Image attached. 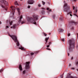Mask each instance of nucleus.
<instances>
[{
    "label": "nucleus",
    "mask_w": 78,
    "mask_h": 78,
    "mask_svg": "<svg viewBox=\"0 0 78 78\" xmlns=\"http://www.w3.org/2000/svg\"><path fill=\"white\" fill-rule=\"evenodd\" d=\"M37 17H38V16L37 15H34L32 17H30L28 19V22H30V23H32L36 24V21H35V20L37 19Z\"/></svg>",
    "instance_id": "1"
},
{
    "label": "nucleus",
    "mask_w": 78,
    "mask_h": 78,
    "mask_svg": "<svg viewBox=\"0 0 78 78\" xmlns=\"http://www.w3.org/2000/svg\"><path fill=\"white\" fill-rule=\"evenodd\" d=\"M69 50L70 51V49L72 48V47H74V45L75 44L74 40L72 39L69 40Z\"/></svg>",
    "instance_id": "2"
},
{
    "label": "nucleus",
    "mask_w": 78,
    "mask_h": 78,
    "mask_svg": "<svg viewBox=\"0 0 78 78\" xmlns=\"http://www.w3.org/2000/svg\"><path fill=\"white\" fill-rule=\"evenodd\" d=\"M9 36L15 42H17L16 44L17 46H19V41H18V40H17V38L16 36L15 35H11L10 34H9Z\"/></svg>",
    "instance_id": "3"
},
{
    "label": "nucleus",
    "mask_w": 78,
    "mask_h": 78,
    "mask_svg": "<svg viewBox=\"0 0 78 78\" xmlns=\"http://www.w3.org/2000/svg\"><path fill=\"white\" fill-rule=\"evenodd\" d=\"M1 2L2 3H3L5 5V6H7V5H8V2H7V1H6L5 0H2L1 1Z\"/></svg>",
    "instance_id": "4"
},
{
    "label": "nucleus",
    "mask_w": 78,
    "mask_h": 78,
    "mask_svg": "<svg viewBox=\"0 0 78 78\" xmlns=\"http://www.w3.org/2000/svg\"><path fill=\"white\" fill-rule=\"evenodd\" d=\"M34 0H29L28 1V4H30L31 5H32L34 3Z\"/></svg>",
    "instance_id": "5"
},
{
    "label": "nucleus",
    "mask_w": 78,
    "mask_h": 78,
    "mask_svg": "<svg viewBox=\"0 0 78 78\" xmlns=\"http://www.w3.org/2000/svg\"><path fill=\"white\" fill-rule=\"evenodd\" d=\"M30 62H26V69H28L29 68V64H30Z\"/></svg>",
    "instance_id": "6"
},
{
    "label": "nucleus",
    "mask_w": 78,
    "mask_h": 78,
    "mask_svg": "<svg viewBox=\"0 0 78 78\" xmlns=\"http://www.w3.org/2000/svg\"><path fill=\"white\" fill-rule=\"evenodd\" d=\"M23 18V16L22 15H21L20 16V18L18 20V22L19 23H20L21 22H22V20L21 19Z\"/></svg>",
    "instance_id": "7"
},
{
    "label": "nucleus",
    "mask_w": 78,
    "mask_h": 78,
    "mask_svg": "<svg viewBox=\"0 0 78 78\" xmlns=\"http://www.w3.org/2000/svg\"><path fill=\"white\" fill-rule=\"evenodd\" d=\"M71 23H74L75 25H76L77 24H78L75 21H73V20H72L70 21Z\"/></svg>",
    "instance_id": "8"
},
{
    "label": "nucleus",
    "mask_w": 78,
    "mask_h": 78,
    "mask_svg": "<svg viewBox=\"0 0 78 78\" xmlns=\"http://www.w3.org/2000/svg\"><path fill=\"white\" fill-rule=\"evenodd\" d=\"M70 7H68L67 9L65 10V11H66V12H68L70 10Z\"/></svg>",
    "instance_id": "9"
},
{
    "label": "nucleus",
    "mask_w": 78,
    "mask_h": 78,
    "mask_svg": "<svg viewBox=\"0 0 78 78\" xmlns=\"http://www.w3.org/2000/svg\"><path fill=\"white\" fill-rule=\"evenodd\" d=\"M63 31L64 30H63L62 28H59L58 29V31L59 33H62V32H63Z\"/></svg>",
    "instance_id": "10"
},
{
    "label": "nucleus",
    "mask_w": 78,
    "mask_h": 78,
    "mask_svg": "<svg viewBox=\"0 0 78 78\" xmlns=\"http://www.w3.org/2000/svg\"><path fill=\"white\" fill-rule=\"evenodd\" d=\"M11 8L12 9V11L13 12H15V9H16V8H14V7H13V6H12L11 7Z\"/></svg>",
    "instance_id": "11"
},
{
    "label": "nucleus",
    "mask_w": 78,
    "mask_h": 78,
    "mask_svg": "<svg viewBox=\"0 0 78 78\" xmlns=\"http://www.w3.org/2000/svg\"><path fill=\"white\" fill-rule=\"evenodd\" d=\"M49 39V37H48L47 38H46L45 39V41H46V42L45 43V44H47V42L48 41V40Z\"/></svg>",
    "instance_id": "12"
},
{
    "label": "nucleus",
    "mask_w": 78,
    "mask_h": 78,
    "mask_svg": "<svg viewBox=\"0 0 78 78\" xmlns=\"http://www.w3.org/2000/svg\"><path fill=\"white\" fill-rule=\"evenodd\" d=\"M19 49H21L22 50H23L24 51H25V49L23 47H21V48H19Z\"/></svg>",
    "instance_id": "13"
},
{
    "label": "nucleus",
    "mask_w": 78,
    "mask_h": 78,
    "mask_svg": "<svg viewBox=\"0 0 78 78\" xmlns=\"http://www.w3.org/2000/svg\"><path fill=\"white\" fill-rule=\"evenodd\" d=\"M17 9L18 11L19 15H20V8H18Z\"/></svg>",
    "instance_id": "14"
},
{
    "label": "nucleus",
    "mask_w": 78,
    "mask_h": 78,
    "mask_svg": "<svg viewBox=\"0 0 78 78\" xmlns=\"http://www.w3.org/2000/svg\"><path fill=\"white\" fill-rule=\"evenodd\" d=\"M19 68L20 70H22V66L20 65L19 66Z\"/></svg>",
    "instance_id": "15"
},
{
    "label": "nucleus",
    "mask_w": 78,
    "mask_h": 78,
    "mask_svg": "<svg viewBox=\"0 0 78 78\" xmlns=\"http://www.w3.org/2000/svg\"><path fill=\"white\" fill-rule=\"evenodd\" d=\"M12 28H13V29H15V28H16V24H14Z\"/></svg>",
    "instance_id": "16"
},
{
    "label": "nucleus",
    "mask_w": 78,
    "mask_h": 78,
    "mask_svg": "<svg viewBox=\"0 0 78 78\" xmlns=\"http://www.w3.org/2000/svg\"><path fill=\"white\" fill-rule=\"evenodd\" d=\"M15 5H18L19 4H18V3H17V1H16L14 3Z\"/></svg>",
    "instance_id": "17"
},
{
    "label": "nucleus",
    "mask_w": 78,
    "mask_h": 78,
    "mask_svg": "<svg viewBox=\"0 0 78 78\" xmlns=\"http://www.w3.org/2000/svg\"><path fill=\"white\" fill-rule=\"evenodd\" d=\"M42 3L43 5H45V2L44 1H42Z\"/></svg>",
    "instance_id": "18"
},
{
    "label": "nucleus",
    "mask_w": 78,
    "mask_h": 78,
    "mask_svg": "<svg viewBox=\"0 0 78 78\" xmlns=\"http://www.w3.org/2000/svg\"><path fill=\"white\" fill-rule=\"evenodd\" d=\"M55 15H53L52 16L53 19H55Z\"/></svg>",
    "instance_id": "19"
},
{
    "label": "nucleus",
    "mask_w": 78,
    "mask_h": 78,
    "mask_svg": "<svg viewBox=\"0 0 78 78\" xmlns=\"http://www.w3.org/2000/svg\"><path fill=\"white\" fill-rule=\"evenodd\" d=\"M1 6H2V8H6V7H4V6H3V5H1Z\"/></svg>",
    "instance_id": "20"
},
{
    "label": "nucleus",
    "mask_w": 78,
    "mask_h": 78,
    "mask_svg": "<svg viewBox=\"0 0 78 78\" xmlns=\"http://www.w3.org/2000/svg\"><path fill=\"white\" fill-rule=\"evenodd\" d=\"M26 72V71L25 70H24L23 71V74H25Z\"/></svg>",
    "instance_id": "21"
},
{
    "label": "nucleus",
    "mask_w": 78,
    "mask_h": 78,
    "mask_svg": "<svg viewBox=\"0 0 78 78\" xmlns=\"http://www.w3.org/2000/svg\"><path fill=\"white\" fill-rule=\"evenodd\" d=\"M12 21H11L9 23V24L10 25H12Z\"/></svg>",
    "instance_id": "22"
},
{
    "label": "nucleus",
    "mask_w": 78,
    "mask_h": 78,
    "mask_svg": "<svg viewBox=\"0 0 78 78\" xmlns=\"http://www.w3.org/2000/svg\"><path fill=\"white\" fill-rule=\"evenodd\" d=\"M69 14H72V11H70L67 14V15H68Z\"/></svg>",
    "instance_id": "23"
},
{
    "label": "nucleus",
    "mask_w": 78,
    "mask_h": 78,
    "mask_svg": "<svg viewBox=\"0 0 78 78\" xmlns=\"http://www.w3.org/2000/svg\"><path fill=\"white\" fill-rule=\"evenodd\" d=\"M25 23V22L23 21H22L21 23L22 24H23V23Z\"/></svg>",
    "instance_id": "24"
},
{
    "label": "nucleus",
    "mask_w": 78,
    "mask_h": 78,
    "mask_svg": "<svg viewBox=\"0 0 78 78\" xmlns=\"http://www.w3.org/2000/svg\"><path fill=\"white\" fill-rule=\"evenodd\" d=\"M67 4H65L64 7H66V6H67Z\"/></svg>",
    "instance_id": "25"
},
{
    "label": "nucleus",
    "mask_w": 78,
    "mask_h": 78,
    "mask_svg": "<svg viewBox=\"0 0 78 78\" xmlns=\"http://www.w3.org/2000/svg\"><path fill=\"white\" fill-rule=\"evenodd\" d=\"M44 34L45 36H47V34L45 33L44 32Z\"/></svg>",
    "instance_id": "26"
},
{
    "label": "nucleus",
    "mask_w": 78,
    "mask_h": 78,
    "mask_svg": "<svg viewBox=\"0 0 78 78\" xmlns=\"http://www.w3.org/2000/svg\"><path fill=\"white\" fill-rule=\"evenodd\" d=\"M34 55V53L32 52L30 53V55Z\"/></svg>",
    "instance_id": "27"
},
{
    "label": "nucleus",
    "mask_w": 78,
    "mask_h": 78,
    "mask_svg": "<svg viewBox=\"0 0 78 78\" xmlns=\"http://www.w3.org/2000/svg\"><path fill=\"white\" fill-rule=\"evenodd\" d=\"M3 69H2L0 70V72H2V71H3Z\"/></svg>",
    "instance_id": "28"
},
{
    "label": "nucleus",
    "mask_w": 78,
    "mask_h": 78,
    "mask_svg": "<svg viewBox=\"0 0 78 78\" xmlns=\"http://www.w3.org/2000/svg\"><path fill=\"white\" fill-rule=\"evenodd\" d=\"M76 0H71V1H72V2H73V1L74 2H76Z\"/></svg>",
    "instance_id": "29"
},
{
    "label": "nucleus",
    "mask_w": 78,
    "mask_h": 78,
    "mask_svg": "<svg viewBox=\"0 0 78 78\" xmlns=\"http://www.w3.org/2000/svg\"><path fill=\"white\" fill-rule=\"evenodd\" d=\"M63 75H64V73L61 76V77L62 78H63Z\"/></svg>",
    "instance_id": "30"
},
{
    "label": "nucleus",
    "mask_w": 78,
    "mask_h": 78,
    "mask_svg": "<svg viewBox=\"0 0 78 78\" xmlns=\"http://www.w3.org/2000/svg\"><path fill=\"white\" fill-rule=\"evenodd\" d=\"M50 47V45H47V48H48V47Z\"/></svg>",
    "instance_id": "31"
},
{
    "label": "nucleus",
    "mask_w": 78,
    "mask_h": 78,
    "mask_svg": "<svg viewBox=\"0 0 78 78\" xmlns=\"http://www.w3.org/2000/svg\"><path fill=\"white\" fill-rule=\"evenodd\" d=\"M38 6L39 7H41V5H40V4H38Z\"/></svg>",
    "instance_id": "32"
},
{
    "label": "nucleus",
    "mask_w": 78,
    "mask_h": 78,
    "mask_svg": "<svg viewBox=\"0 0 78 78\" xmlns=\"http://www.w3.org/2000/svg\"><path fill=\"white\" fill-rule=\"evenodd\" d=\"M68 36H70V34H69L68 35Z\"/></svg>",
    "instance_id": "33"
},
{
    "label": "nucleus",
    "mask_w": 78,
    "mask_h": 78,
    "mask_svg": "<svg viewBox=\"0 0 78 78\" xmlns=\"http://www.w3.org/2000/svg\"><path fill=\"white\" fill-rule=\"evenodd\" d=\"M62 41H63V42H64V39H62Z\"/></svg>",
    "instance_id": "34"
},
{
    "label": "nucleus",
    "mask_w": 78,
    "mask_h": 78,
    "mask_svg": "<svg viewBox=\"0 0 78 78\" xmlns=\"http://www.w3.org/2000/svg\"><path fill=\"white\" fill-rule=\"evenodd\" d=\"M28 8H30V5L28 6Z\"/></svg>",
    "instance_id": "35"
},
{
    "label": "nucleus",
    "mask_w": 78,
    "mask_h": 78,
    "mask_svg": "<svg viewBox=\"0 0 78 78\" xmlns=\"http://www.w3.org/2000/svg\"><path fill=\"white\" fill-rule=\"evenodd\" d=\"M46 9H47V10H49V9H50L48 8H47Z\"/></svg>",
    "instance_id": "36"
},
{
    "label": "nucleus",
    "mask_w": 78,
    "mask_h": 78,
    "mask_svg": "<svg viewBox=\"0 0 78 78\" xmlns=\"http://www.w3.org/2000/svg\"><path fill=\"white\" fill-rule=\"evenodd\" d=\"M47 50H50V48H46Z\"/></svg>",
    "instance_id": "37"
},
{
    "label": "nucleus",
    "mask_w": 78,
    "mask_h": 78,
    "mask_svg": "<svg viewBox=\"0 0 78 78\" xmlns=\"http://www.w3.org/2000/svg\"><path fill=\"white\" fill-rule=\"evenodd\" d=\"M71 69H72V70H74V69H75V68H71Z\"/></svg>",
    "instance_id": "38"
},
{
    "label": "nucleus",
    "mask_w": 78,
    "mask_h": 78,
    "mask_svg": "<svg viewBox=\"0 0 78 78\" xmlns=\"http://www.w3.org/2000/svg\"><path fill=\"white\" fill-rule=\"evenodd\" d=\"M76 65H78V62H76Z\"/></svg>",
    "instance_id": "39"
},
{
    "label": "nucleus",
    "mask_w": 78,
    "mask_h": 78,
    "mask_svg": "<svg viewBox=\"0 0 78 78\" xmlns=\"http://www.w3.org/2000/svg\"><path fill=\"white\" fill-rule=\"evenodd\" d=\"M75 6H73V10H74V9H75Z\"/></svg>",
    "instance_id": "40"
},
{
    "label": "nucleus",
    "mask_w": 78,
    "mask_h": 78,
    "mask_svg": "<svg viewBox=\"0 0 78 78\" xmlns=\"http://www.w3.org/2000/svg\"><path fill=\"white\" fill-rule=\"evenodd\" d=\"M42 9H45L43 7L41 8Z\"/></svg>",
    "instance_id": "41"
},
{
    "label": "nucleus",
    "mask_w": 78,
    "mask_h": 78,
    "mask_svg": "<svg viewBox=\"0 0 78 78\" xmlns=\"http://www.w3.org/2000/svg\"><path fill=\"white\" fill-rule=\"evenodd\" d=\"M75 12H76L78 11V10L77 9H76L75 10Z\"/></svg>",
    "instance_id": "42"
},
{
    "label": "nucleus",
    "mask_w": 78,
    "mask_h": 78,
    "mask_svg": "<svg viewBox=\"0 0 78 78\" xmlns=\"http://www.w3.org/2000/svg\"><path fill=\"white\" fill-rule=\"evenodd\" d=\"M6 28H9V27L8 26H6Z\"/></svg>",
    "instance_id": "43"
},
{
    "label": "nucleus",
    "mask_w": 78,
    "mask_h": 78,
    "mask_svg": "<svg viewBox=\"0 0 78 78\" xmlns=\"http://www.w3.org/2000/svg\"><path fill=\"white\" fill-rule=\"evenodd\" d=\"M51 42H50L49 43V45H51Z\"/></svg>",
    "instance_id": "44"
},
{
    "label": "nucleus",
    "mask_w": 78,
    "mask_h": 78,
    "mask_svg": "<svg viewBox=\"0 0 78 78\" xmlns=\"http://www.w3.org/2000/svg\"><path fill=\"white\" fill-rule=\"evenodd\" d=\"M73 59V57H71V59Z\"/></svg>",
    "instance_id": "45"
},
{
    "label": "nucleus",
    "mask_w": 78,
    "mask_h": 78,
    "mask_svg": "<svg viewBox=\"0 0 78 78\" xmlns=\"http://www.w3.org/2000/svg\"><path fill=\"white\" fill-rule=\"evenodd\" d=\"M49 11H51V9H50V10H49Z\"/></svg>",
    "instance_id": "46"
},
{
    "label": "nucleus",
    "mask_w": 78,
    "mask_h": 78,
    "mask_svg": "<svg viewBox=\"0 0 78 78\" xmlns=\"http://www.w3.org/2000/svg\"><path fill=\"white\" fill-rule=\"evenodd\" d=\"M70 16H72V15L71 14H70Z\"/></svg>",
    "instance_id": "47"
},
{
    "label": "nucleus",
    "mask_w": 78,
    "mask_h": 78,
    "mask_svg": "<svg viewBox=\"0 0 78 78\" xmlns=\"http://www.w3.org/2000/svg\"><path fill=\"white\" fill-rule=\"evenodd\" d=\"M64 3H66V1H64Z\"/></svg>",
    "instance_id": "48"
},
{
    "label": "nucleus",
    "mask_w": 78,
    "mask_h": 78,
    "mask_svg": "<svg viewBox=\"0 0 78 78\" xmlns=\"http://www.w3.org/2000/svg\"><path fill=\"white\" fill-rule=\"evenodd\" d=\"M74 16H76V15L74 14Z\"/></svg>",
    "instance_id": "49"
},
{
    "label": "nucleus",
    "mask_w": 78,
    "mask_h": 78,
    "mask_svg": "<svg viewBox=\"0 0 78 78\" xmlns=\"http://www.w3.org/2000/svg\"><path fill=\"white\" fill-rule=\"evenodd\" d=\"M69 53H68V56H69Z\"/></svg>",
    "instance_id": "50"
},
{
    "label": "nucleus",
    "mask_w": 78,
    "mask_h": 78,
    "mask_svg": "<svg viewBox=\"0 0 78 78\" xmlns=\"http://www.w3.org/2000/svg\"><path fill=\"white\" fill-rule=\"evenodd\" d=\"M0 24H2V22H0Z\"/></svg>",
    "instance_id": "51"
},
{
    "label": "nucleus",
    "mask_w": 78,
    "mask_h": 78,
    "mask_svg": "<svg viewBox=\"0 0 78 78\" xmlns=\"http://www.w3.org/2000/svg\"><path fill=\"white\" fill-rule=\"evenodd\" d=\"M11 28H12V27H11Z\"/></svg>",
    "instance_id": "52"
},
{
    "label": "nucleus",
    "mask_w": 78,
    "mask_h": 78,
    "mask_svg": "<svg viewBox=\"0 0 78 78\" xmlns=\"http://www.w3.org/2000/svg\"><path fill=\"white\" fill-rule=\"evenodd\" d=\"M38 51L36 52L35 53H38Z\"/></svg>",
    "instance_id": "53"
},
{
    "label": "nucleus",
    "mask_w": 78,
    "mask_h": 78,
    "mask_svg": "<svg viewBox=\"0 0 78 78\" xmlns=\"http://www.w3.org/2000/svg\"><path fill=\"white\" fill-rule=\"evenodd\" d=\"M71 66V65L70 64H69V66Z\"/></svg>",
    "instance_id": "54"
},
{
    "label": "nucleus",
    "mask_w": 78,
    "mask_h": 78,
    "mask_svg": "<svg viewBox=\"0 0 78 78\" xmlns=\"http://www.w3.org/2000/svg\"><path fill=\"white\" fill-rule=\"evenodd\" d=\"M21 1H22L23 0H20Z\"/></svg>",
    "instance_id": "55"
},
{
    "label": "nucleus",
    "mask_w": 78,
    "mask_h": 78,
    "mask_svg": "<svg viewBox=\"0 0 78 78\" xmlns=\"http://www.w3.org/2000/svg\"><path fill=\"white\" fill-rule=\"evenodd\" d=\"M7 22L8 23V20H7Z\"/></svg>",
    "instance_id": "56"
},
{
    "label": "nucleus",
    "mask_w": 78,
    "mask_h": 78,
    "mask_svg": "<svg viewBox=\"0 0 78 78\" xmlns=\"http://www.w3.org/2000/svg\"><path fill=\"white\" fill-rule=\"evenodd\" d=\"M77 71H78V69H77Z\"/></svg>",
    "instance_id": "57"
},
{
    "label": "nucleus",
    "mask_w": 78,
    "mask_h": 78,
    "mask_svg": "<svg viewBox=\"0 0 78 78\" xmlns=\"http://www.w3.org/2000/svg\"><path fill=\"white\" fill-rule=\"evenodd\" d=\"M51 34L50 33H49V34Z\"/></svg>",
    "instance_id": "58"
},
{
    "label": "nucleus",
    "mask_w": 78,
    "mask_h": 78,
    "mask_svg": "<svg viewBox=\"0 0 78 78\" xmlns=\"http://www.w3.org/2000/svg\"><path fill=\"white\" fill-rule=\"evenodd\" d=\"M77 36H78V35H77Z\"/></svg>",
    "instance_id": "59"
}]
</instances>
